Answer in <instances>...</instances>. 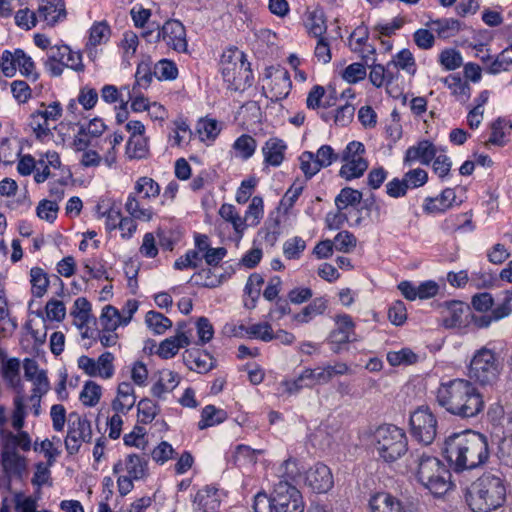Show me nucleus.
<instances>
[{
  "label": "nucleus",
  "instance_id": "f257e3e1",
  "mask_svg": "<svg viewBox=\"0 0 512 512\" xmlns=\"http://www.w3.org/2000/svg\"><path fill=\"white\" fill-rule=\"evenodd\" d=\"M434 394L441 408L461 420H478L486 407L483 394L468 379L442 381Z\"/></svg>",
  "mask_w": 512,
  "mask_h": 512
},
{
  "label": "nucleus",
  "instance_id": "f03ea898",
  "mask_svg": "<svg viewBox=\"0 0 512 512\" xmlns=\"http://www.w3.org/2000/svg\"><path fill=\"white\" fill-rule=\"evenodd\" d=\"M443 455L457 472L474 469L489 457L487 438L471 430L453 433L444 442Z\"/></svg>",
  "mask_w": 512,
  "mask_h": 512
},
{
  "label": "nucleus",
  "instance_id": "7ed1b4c3",
  "mask_svg": "<svg viewBox=\"0 0 512 512\" xmlns=\"http://www.w3.org/2000/svg\"><path fill=\"white\" fill-rule=\"evenodd\" d=\"M465 499L474 512L497 510L506 500L505 481L500 474L484 473L467 489Z\"/></svg>",
  "mask_w": 512,
  "mask_h": 512
},
{
  "label": "nucleus",
  "instance_id": "20e7f679",
  "mask_svg": "<svg viewBox=\"0 0 512 512\" xmlns=\"http://www.w3.org/2000/svg\"><path fill=\"white\" fill-rule=\"evenodd\" d=\"M371 443L385 462H394L406 454L408 439L403 429L393 424L378 426L372 433Z\"/></svg>",
  "mask_w": 512,
  "mask_h": 512
},
{
  "label": "nucleus",
  "instance_id": "39448f33",
  "mask_svg": "<svg viewBox=\"0 0 512 512\" xmlns=\"http://www.w3.org/2000/svg\"><path fill=\"white\" fill-rule=\"evenodd\" d=\"M160 194V186L152 178L140 177L126 200L124 208L126 212L140 221L149 222L154 212L150 205L151 200L156 199Z\"/></svg>",
  "mask_w": 512,
  "mask_h": 512
},
{
  "label": "nucleus",
  "instance_id": "423d86ee",
  "mask_svg": "<svg viewBox=\"0 0 512 512\" xmlns=\"http://www.w3.org/2000/svg\"><path fill=\"white\" fill-rule=\"evenodd\" d=\"M221 74L232 90H244L251 86L253 73L246 55L238 48H229L221 56Z\"/></svg>",
  "mask_w": 512,
  "mask_h": 512
},
{
  "label": "nucleus",
  "instance_id": "0eeeda50",
  "mask_svg": "<svg viewBox=\"0 0 512 512\" xmlns=\"http://www.w3.org/2000/svg\"><path fill=\"white\" fill-rule=\"evenodd\" d=\"M417 479L433 495H444L451 488V473L442 462L433 456H417Z\"/></svg>",
  "mask_w": 512,
  "mask_h": 512
},
{
  "label": "nucleus",
  "instance_id": "6e6552de",
  "mask_svg": "<svg viewBox=\"0 0 512 512\" xmlns=\"http://www.w3.org/2000/svg\"><path fill=\"white\" fill-rule=\"evenodd\" d=\"M501 370L502 362L498 355L493 350L482 347L470 361L468 376L481 386L492 385L498 380Z\"/></svg>",
  "mask_w": 512,
  "mask_h": 512
},
{
  "label": "nucleus",
  "instance_id": "1a4fd4ad",
  "mask_svg": "<svg viewBox=\"0 0 512 512\" xmlns=\"http://www.w3.org/2000/svg\"><path fill=\"white\" fill-rule=\"evenodd\" d=\"M91 440V422L77 412H71L68 416V430L64 441L68 454H77L82 443H90Z\"/></svg>",
  "mask_w": 512,
  "mask_h": 512
},
{
  "label": "nucleus",
  "instance_id": "9d476101",
  "mask_svg": "<svg viewBox=\"0 0 512 512\" xmlns=\"http://www.w3.org/2000/svg\"><path fill=\"white\" fill-rule=\"evenodd\" d=\"M412 436L419 442L429 445L437 434V420L428 407H419L410 415Z\"/></svg>",
  "mask_w": 512,
  "mask_h": 512
},
{
  "label": "nucleus",
  "instance_id": "9b49d317",
  "mask_svg": "<svg viewBox=\"0 0 512 512\" xmlns=\"http://www.w3.org/2000/svg\"><path fill=\"white\" fill-rule=\"evenodd\" d=\"M271 497L277 512H304L300 491L288 481L279 480Z\"/></svg>",
  "mask_w": 512,
  "mask_h": 512
},
{
  "label": "nucleus",
  "instance_id": "f8f14e48",
  "mask_svg": "<svg viewBox=\"0 0 512 512\" xmlns=\"http://www.w3.org/2000/svg\"><path fill=\"white\" fill-rule=\"evenodd\" d=\"M266 77L270 80L268 87H263L267 98L277 102L289 95L292 81L289 72L285 68L270 67L266 70Z\"/></svg>",
  "mask_w": 512,
  "mask_h": 512
},
{
  "label": "nucleus",
  "instance_id": "ddd939ff",
  "mask_svg": "<svg viewBox=\"0 0 512 512\" xmlns=\"http://www.w3.org/2000/svg\"><path fill=\"white\" fill-rule=\"evenodd\" d=\"M350 371L348 365L343 362L335 364H327L316 369H304V378L308 380L309 388L315 385H323L329 383L334 376L346 375Z\"/></svg>",
  "mask_w": 512,
  "mask_h": 512
},
{
  "label": "nucleus",
  "instance_id": "4468645a",
  "mask_svg": "<svg viewBox=\"0 0 512 512\" xmlns=\"http://www.w3.org/2000/svg\"><path fill=\"white\" fill-rule=\"evenodd\" d=\"M305 484L316 493H326L333 487V476L328 466L316 463L304 476Z\"/></svg>",
  "mask_w": 512,
  "mask_h": 512
},
{
  "label": "nucleus",
  "instance_id": "2eb2a0df",
  "mask_svg": "<svg viewBox=\"0 0 512 512\" xmlns=\"http://www.w3.org/2000/svg\"><path fill=\"white\" fill-rule=\"evenodd\" d=\"M37 15L40 22L54 27L67 17L64 0H38Z\"/></svg>",
  "mask_w": 512,
  "mask_h": 512
},
{
  "label": "nucleus",
  "instance_id": "dca6fc26",
  "mask_svg": "<svg viewBox=\"0 0 512 512\" xmlns=\"http://www.w3.org/2000/svg\"><path fill=\"white\" fill-rule=\"evenodd\" d=\"M161 40L169 48L177 52H185L187 50L185 27L178 20H168L164 23L161 27Z\"/></svg>",
  "mask_w": 512,
  "mask_h": 512
},
{
  "label": "nucleus",
  "instance_id": "f3484780",
  "mask_svg": "<svg viewBox=\"0 0 512 512\" xmlns=\"http://www.w3.org/2000/svg\"><path fill=\"white\" fill-rule=\"evenodd\" d=\"M32 439L26 431H13L0 428V452L19 453L18 449L27 452L31 449Z\"/></svg>",
  "mask_w": 512,
  "mask_h": 512
},
{
  "label": "nucleus",
  "instance_id": "a211bd4d",
  "mask_svg": "<svg viewBox=\"0 0 512 512\" xmlns=\"http://www.w3.org/2000/svg\"><path fill=\"white\" fill-rule=\"evenodd\" d=\"M461 203V200L457 201L455 190L453 188H446L435 197H426L422 208L426 214H440L455 206H459Z\"/></svg>",
  "mask_w": 512,
  "mask_h": 512
},
{
  "label": "nucleus",
  "instance_id": "6ab92c4d",
  "mask_svg": "<svg viewBox=\"0 0 512 512\" xmlns=\"http://www.w3.org/2000/svg\"><path fill=\"white\" fill-rule=\"evenodd\" d=\"M0 463L3 474L9 478L22 481L27 473V458L20 453L0 452Z\"/></svg>",
  "mask_w": 512,
  "mask_h": 512
},
{
  "label": "nucleus",
  "instance_id": "aec40b11",
  "mask_svg": "<svg viewBox=\"0 0 512 512\" xmlns=\"http://www.w3.org/2000/svg\"><path fill=\"white\" fill-rule=\"evenodd\" d=\"M47 56L62 63L66 68L76 72L84 71L81 53L79 51H73L66 44L53 45V47H50V50H48Z\"/></svg>",
  "mask_w": 512,
  "mask_h": 512
},
{
  "label": "nucleus",
  "instance_id": "412c9836",
  "mask_svg": "<svg viewBox=\"0 0 512 512\" xmlns=\"http://www.w3.org/2000/svg\"><path fill=\"white\" fill-rule=\"evenodd\" d=\"M126 470L127 475L135 480L144 479L148 474V461L146 457L137 454H129L125 462L118 461L113 466V473L118 474L122 470Z\"/></svg>",
  "mask_w": 512,
  "mask_h": 512
},
{
  "label": "nucleus",
  "instance_id": "4be33fe9",
  "mask_svg": "<svg viewBox=\"0 0 512 512\" xmlns=\"http://www.w3.org/2000/svg\"><path fill=\"white\" fill-rule=\"evenodd\" d=\"M337 327L330 333L332 344H346L355 341V323L348 314H339L335 317Z\"/></svg>",
  "mask_w": 512,
  "mask_h": 512
},
{
  "label": "nucleus",
  "instance_id": "5701e85b",
  "mask_svg": "<svg viewBox=\"0 0 512 512\" xmlns=\"http://www.w3.org/2000/svg\"><path fill=\"white\" fill-rule=\"evenodd\" d=\"M287 144L278 137H270L262 146L263 163L267 166L279 167L284 159Z\"/></svg>",
  "mask_w": 512,
  "mask_h": 512
},
{
  "label": "nucleus",
  "instance_id": "b1692460",
  "mask_svg": "<svg viewBox=\"0 0 512 512\" xmlns=\"http://www.w3.org/2000/svg\"><path fill=\"white\" fill-rule=\"evenodd\" d=\"M221 504L218 489L204 487L200 489L193 500L194 512H218Z\"/></svg>",
  "mask_w": 512,
  "mask_h": 512
},
{
  "label": "nucleus",
  "instance_id": "393cba45",
  "mask_svg": "<svg viewBox=\"0 0 512 512\" xmlns=\"http://www.w3.org/2000/svg\"><path fill=\"white\" fill-rule=\"evenodd\" d=\"M437 154V148L429 141H420L417 145L407 149L404 157L405 164L420 161L424 165L430 164Z\"/></svg>",
  "mask_w": 512,
  "mask_h": 512
},
{
  "label": "nucleus",
  "instance_id": "a878e982",
  "mask_svg": "<svg viewBox=\"0 0 512 512\" xmlns=\"http://www.w3.org/2000/svg\"><path fill=\"white\" fill-rule=\"evenodd\" d=\"M181 377L177 372L164 369L159 372L158 380L151 387V394L158 399H165L180 383Z\"/></svg>",
  "mask_w": 512,
  "mask_h": 512
},
{
  "label": "nucleus",
  "instance_id": "bb28decb",
  "mask_svg": "<svg viewBox=\"0 0 512 512\" xmlns=\"http://www.w3.org/2000/svg\"><path fill=\"white\" fill-rule=\"evenodd\" d=\"M190 344V340L182 326H179L176 335L163 340L157 350V354L163 359H170L174 357L180 348H184Z\"/></svg>",
  "mask_w": 512,
  "mask_h": 512
},
{
  "label": "nucleus",
  "instance_id": "cd10ccee",
  "mask_svg": "<svg viewBox=\"0 0 512 512\" xmlns=\"http://www.w3.org/2000/svg\"><path fill=\"white\" fill-rule=\"evenodd\" d=\"M362 60L366 66L371 68L369 80L374 86L381 87L385 82H392L394 75L391 71V64H387V67H384L381 64H376V58L371 57L368 54H364V52H362Z\"/></svg>",
  "mask_w": 512,
  "mask_h": 512
},
{
  "label": "nucleus",
  "instance_id": "c85d7f7f",
  "mask_svg": "<svg viewBox=\"0 0 512 512\" xmlns=\"http://www.w3.org/2000/svg\"><path fill=\"white\" fill-rule=\"evenodd\" d=\"M341 160L344 163L339 175L348 181L360 178L368 168V161L364 157L341 156Z\"/></svg>",
  "mask_w": 512,
  "mask_h": 512
},
{
  "label": "nucleus",
  "instance_id": "c756f323",
  "mask_svg": "<svg viewBox=\"0 0 512 512\" xmlns=\"http://www.w3.org/2000/svg\"><path fill=\"white\" fill-rule=\"evenodd\" d=\"M369 504L372 512H406L400 500L386 492L375 494Z\"/></svg>",
  "mask_w": 512,
  "mask_h": 512
},
{
  "label": "nucleus",
  "instance_id": "7c9ffc66",
  "mask_svg": "<svg viewBox=\"0 0 512 512\" xmlns=\"http://www.w3.org/2000/svg\"><path fill=\"white\" fill-rule=\"evenodd\" d=\"M468 307L462 301H448L444 304L443 324L447 328L459 327L463 324V314Z\"/></svg>",
  "mask_w": 512,
  "mask_h": 512
},
{
  "label": "nucleus",
  "instance_id": "2f4dec72",
  "mask_svg": "<svg viewBox=\"0 0 512 512\" xmlns=\"http://www.w3.org/2000/svg\"><path fill=\"white\" fill-rule=\"evenodd\" d=\"M442 229L446 232H472L475 229L472 213L466 212L446 218L442 223Z\"/></svg>",
  "mask_w": 512,
  "mask_h": 512
},
{
  "label": "nucleus",
  "instance_id": "473e14b6",
  "mask_svg": "<svg viewBox=\"0 0 512 512\" xmlns=\"http://www.w3.org/2000/svg\"><path fill=\"white\" fill-rule=\"evenodd\" d=\"M327 309V300L323 297L315 298L309 305L304 307L301 312L293 316V320L297 323H308L315 316L321 315Z\"/></svg>",
  "mask_w": 512,
  "mask_h": 512
},
{
  "label": "nucleus",
  "instance_id": "72a5a7b5",
  "mask_svg": "<svg viewBox=\"0 0 512 512\" xmlns=\"http://www.w3.org/2000/svg\"><path fill=\"white\" fill-rule=\"evenodd\" d=\"M31 293L34 297L41 298L47 292L50 284L48 274L40 267H33L30 270Z\"/></svg>",
  "mask_w": 512,
  "mask_h": 512
},
{
  "label": "nucleus",
  "instance_id": "f704fd0d",
  "mask_svg": "<svg viewBox=\"0 0 512 512\" xmlns=\"http://www.w3.org/2000/svg\"><path fill=\"white\" fill-rule=\"evenodd\" d=\"M478 273H472L469 277L468 272L466 270H461L459 272H449L447 274L448 283L456 288L464 287L469 281L475 287H480L481 285H485L489 280L486 279L485 275H481V278L484 279L480 281V277H478Z\"/></svg>",
  "mask_w": 512,
  "mask_h": 512
},
{
  "label": "nucleus",
  "instance_id": "c9c22d12",
  "mask_svg": "<svg viewBox=\"0 0 512 512\" xmlns=\"http://www.w3.org/2000/svg\"><path fill=\"white\" fill-rule=\"evenodd\" d=\"M428 25L444 39L455 36L461 29V23L453 18L432 20Z\"/></svg>",
  "mask_w": 512,
  "mask_h": 512
},
{
  "label": "nucleus",
  "instance_id": "e433bc0d",
  "mask_svg": "<svg viewBox=\"0 0 512 512\" xmlns=\"http://www.w3.org/2000/svg\"><path fill=\"white\" fill-rule=\"evenodd\" d=\"M443 82L459 101L465 102L470 98L471 87L467 82H463L459 76L449 75L443 79Z\"/></svg>",
  "mask_w": 512,
  "mask_h": 512
},
{
  "label": "nucleus",
  "instance_id": "4c0bfd02",
  "mask_svg": "<svg viewBox=\"0 0 512 512\" xmlns=\"http://www.w3.org/2000/svg\"><path fill=\"white\" fill-rule=\"evenodd\" d=\"M226 419V412L222 409H217L213 405H207L201 412V420L198 422V428L203 430L205 428L222 423Z\"/></svg>",
  "mask_w": 512,
  "mask_h": 512
},
{
  "label": "nucleus",
  "instance_id": "58836bf2",
  "mask_svg": "<svg viewBox=\"0 0 512 512\" xmlns=\"http://www.w3.org/2000/svg\"><path fill=\"white\" fill-rule=\"evenodd\" d=\"M256 148V140L248 134H242L233 143L236 155L243 160L250 159L254 155Z\"/></svg>",
  "mask_w": 512,
  "mask_h": 512
},
{
  "label": "nucleus",
  "instance_id": "ea45409f",
  "mask_svg": "<svg viewBox=\"0 0 512 512\" xmlns=\"http://www.w3.org/2000/svg\"><path fill=\"white\" fill-rule=\"evenodd\" d=\"M145 323L157 335L164 334L172 327V321L168 317L153 310L146 313Z\"/></svg>",
  "mask_w": 512,
  "mask_h": 512
},
{
  "label": "nucleus",
  "instance_id": "a19ab883",
  "mask_svg": "<svg viewBox=\"0 0 512 512\" xmlns=\"http://www.w3.org/2000/svg\"><path fill=\"white\" fill-rule=\"evenodd\" d=\"M91 304L84 298H77L74 302V309L71 315L74 317V324L79 328L83 329L87 326L90 319Z\"/></svg>",
  "mask_w": 512,
  "mask_h": 512
},
{
  "label": "nucleus",
  "instance_id": "79ce46f5",
  "mask_svg": "<svg viewBox=\"0 0 512 512\" xmlns=\"http://www.w3.org/2000/svg\"><path fill=\"white\" fill-rule=\"evenodd\" d=\"M85 274L82 279L88 282L90 279H108L107 271L104 267L103 261L97 258L85 259L82 262Z\"/></svg>",
  "mask_w": 512,
  "mask_h": 512
},
{
  "label": "nucleus",
  "instance_id": "37998d69",
  "mask_svg": "<svg viewBox=\"0 0 512 512\" xmlns=\"http://www.w3.org/2000/svg\"><path fill=\"white\" fill-rule=\"evenodd\" d=\"M110 33V27L106 22L101 21L94 23L89 30L87 47H96L106 43L110 37Z\"/></svg>",
  "mask_w": 512,
  "mask_h": 512
},
{
  "label": "nucleus",
  "instance_id": "c03bdc74",
  "mask_svg": "<svg viewBox=\"0 0 512 512\" xmlns=\"http://www.w3.org/2000/svg\"><path fill=\"white\" fill-rule=\"evenodd\" d=\"M148 143L144 136L130 137L126 144V155L130 159H143L148 155Z\"/></svg>",
  "mask_w": 512,
  "mask_h": 512
},
{
  "label": "nucleus",
  "instance_id": "a18cd8bd",
  "mask_svg": "<svg viewBox=\"0 0 512 512\" xmlns=\"http://www.w3.org/2000/svg\"><path fill=\"white\" fill-rule=\"evenodd\" d=\"M362 200V193L350 187L343 188L335 198L338 210H345L349 206L358 205Z\"/></svg>",
  "mask_w": 512,
  "mask_h": 512
},
{
  "label": "nucleus",
  "instance_id": "49530a36",
  "mask_svg": "<svg viewBox=\"0 0 512 512\" xmlns=\"http://www.w3.org/2000/svg\"><path fill=\"white\" fill-rule=\"evenodd\" d=\"M263 214V199L259 196H254L251 200V203L248 206V209L245 213V217L243 218L246 227L258 225L261 218L263 217Z\"/></svg>",
  "mask_w": 512,
  "mask_h": 512
},
{
  "label": "nucleus",
  "instance_id": "de8ad7c7",
  "mask_svg": "<svg viewBox=\"0 0 512 512\" xmlns=\"http://www.w3.org/2000/svg\"><path fill=\"white\" fill-rule=\"evenodd\" d=\"M278 473L281 480L288 481L291 480L297 483L301 478V472L298 460L293 457H289L278 468Z\"/></svg>",
  "mask_w": 512,
  "mask_h": 512
},
{
  "label": "nucleus",
  "instance_id": "09e8293b",
  "mask_svg": "<svg viewBox=\"0 0 512 512\" xmlns=\"http://www.w3.org/2000/svg\"><path fill=\"white\" fill-rule=\"evenodd\" d=\"M512 65V45L504 49L490 64L486 67L489 74L496 75L502 71H507Z\"/></svg>",
  "mask_w": 512,
  "mask_h": 512
},
{
  "label": "nucleus",
  "instance_id": "8fccbe9b",
  "mask_svg": "<svg viewBox=\"0 0 512 512\" xmlns=\"http://www.w3.org/2000/svg\"><path fill=\"white\" fill-rule=\"evenodd\" d=\"M17 68L20 73L33 81L37 80L38 73L35 69V63L22 49H16Z\"/></svg>",
  "mask_w": 512,
  "mask_h": 512
},
{
  "label": "nucleus",
  "instance_id": "3c124183",
  "mask_svg": "<svg viewBox=\"0 0 512 512\" xmlns=\"http://www.w3.org/2000/svg\"><path fill=\"white\" fill-rule=\"evenodd\" d=\"M153 73L158 80H174L178 76V68L173 61L161 59L154 65Z\"/></svg>",
  "mask_w": 512,
  "mask_h": 512
},
{
  "label": "nucleus",
  "instance_id": "603ef678",
  "mask_svg": "<svg viewBox=\"0 0 512 512\" xmlns=\"http://www.w3.org/2000/svg\"><path fill=\"white\" fill-rule=\"evenodd\" d=\"M388 64H391V68H400L410 74H414L416 71L414 56L408 49L399 51Z\"/></svg>",
  "mask_w": 512,
  "mask_h": 512
},
{
  "label": "nucleus",
  "instance_id": "864d4df0",
  "mask_svg": "<svg viewBox=\"0 0 512 512\" xmlns=\"http://www.w3.org/2000/svg\"><path fill=\"white\" fill-rule=\"evenodd\" d=\"M17 328V322L10 316L7 299L0 295V332L12 334Z\"/></svg>",
  "mask_w": 512,
  "mask_h": 512
},
{
  "label": "nucleus",
  "instance_id": "5fc2aeb1",
  "mask_svg": "<svg viewBox=\"0 0 512 512\" xmlns=\"http://www.w3.org/2000/svg\"><path fill=\"white\" fill-rule=\"evenodd\" d=\"M418 360L410 348H402L399 351H390L387 353V361L391 366L410 365L416 363Z\"/></svg>",
  "mask_w": 512,
  "mask_h": 512
},
{
  "label": "nucleus",
  "instance_id": "6e6d98bb",
  "mask_svg": "<svg viewBox=\"0 0 512 512\" xmlns=\"http://www.w3.org/2000/svg\"><path fill=\"white\" fill-rule=\"evenodd\" d=\"M153 77L155 76L153 70L150 67V64L147 62L139 63L135 73V85L132 89L133 94L136 93L137 88H148L153 80Z\"/></svg>",
  "mask_w": 512,
  "mask_h": 512
},
{
  "label": "nucleus",
  "instance_id": "4d7b16f0",
  "mask_svg": "<svg viewBox=\"0 0 512 512\" xmlns=\"http://www.w3.org/2000/svg\"><path fill=\"white\" fill-rule=\"evenodd\" d=\"M101 397V387L93 381H87L80 393L81 402L88 407L98 404Z\"/></svg>",
  "mask_w": 512,
  "mask_h": 512
},
{
  "label": "nucleus",
  "instance_id": "13d9d810",
  "mask_svg": "<svg viewBox=\"0 0 512 512\" xmlns=\"http://www.w3.org/2000/svg\"><path fill=\"white\" fill-rule=\"evenodd\" d=\"M219 214L224 220L232 223L233 228L237 233H242L245 230L246 224L244 223L243 218L236 212L233 205L226 203L223 204L219 209Z\"/></svg>",
  "mask_w": 512,
  "mask_h": 512
},
{
  "label": "nucleus",
  "instance_id": "bf43d9fd",
  "mask_svg": "<svg viewBox=\"0 0 512 512\" xmlns=\"http://www.w3.org/2000/svg\"><path fill=\"white\" fill-rule=\"evenodd\" d=\"M29 126L37 139H44L50 134L49 122L40 114L34 111L29 117Z\"/></svg>",
  "mask_w": 512,
  "mask_h": 512
},
{
  "label": "nucleus",
  "instance_id": "052dcab7",
  "mask_svg": "<svg viewBox=\"0 0 512 512\" xmlns=\"http://www.w3.org/2000/svg\"><path fill=\"white\" fill-rule=\"evenodd\" d=\"M245 331L249 338L260 339L264 342L274 340V332L268 322L252 324L248 326Z\"/></svg>",
  "mask_w": 512,
  "mask_h": 512
},
{
  "label": "nucleus",
  "instance_id": "680f3d73",
  "mask_svg": "<svg viewBox=\"0 0 512 512\" xmlns=\"http://www.w3.org/2000/svg\"><path fill=\"white\" fill-rule=\"evenodd\" d=\"M114 359V355L111 352H104L98 357L96 360L97 377L110 379L114 375Z\"/></svg>",
  "mask_w": 512,
  "mask_h": 512
},
{
  "label": "nucleus",
  "instance_id": "e2e57ef3",
  "mask_svg": "<svg viewBox=\"0 0 512 512\" xmlns=\"http://www.w3.org/2000/svg\"><path fill=\"white\" fill-rule=\"evenodd\" d=\"M299 161L300 168L307 179L312 178L321 170V167L313 152H303L299 157Z\"/></svg>",
  "mask_w": 512,
  "mask_h": 512
},
{
  "label": "nucleus",
  "instance_id": "0e129e2a",
  "mask_svg": "<svg viewBox=\"0 0 512 512\" xmlns=\"http://www.w3.org/2000/svg\"><path fill=\"white\" fill-rule=\"evenodd\" d=\"M138 417L141 423H151L158 413V405L151 399L145 398L139 401L137 405Z\"/></svg>",
  "mask_w": 512,
  "mask_h": 512
},
{
  "label": "nucleus",
  "instance_id": "69168bd1",
  "mask_svg": "<svg viewBox=\"0 0 512 512\" xmlns=\"http://www.w3.org/2000/svg\"><path fill=\"white\" fill-rule=\"evenodd\" d=\"M19 372L20 361L18 358L8 359L0 370L3 378L13 387L19 383Z\"/></svg>",
  "mask_w": 512,
  "mask_h": 512
},
{
  "label": "nucleus",
  "instance_id": "338daca9",
  "mask_svg": "<svg viewBox=\"0 0 512 512\" xmlns=\"http://www.w3.org/2000/svg\"><path fill=\"white\" fill-rule=\"evenodd\" d=\"M100 323L105 329H117L120 324H123V320L115 307L107 305L102 310Z\"/></svg>",
  "mask_w": 512,
  "mask_h": 512
},
{
  "label": "nucleus",
  "instance_id": "774afa93",
  "mask_svg": "<svg viewBox=\"0 0 512 512\" xmlns=\"http://www.w3.org/2000/svg\"><path fill=\"white\" fill-rule=\"evenodd\" d=\"M332 242L337 251L349 253L356 247L357 239L351 232L341 231L334 237Z\"/></svg>",
  "mask_w": 512,
  "mask_h": 512
}]
</instances>
